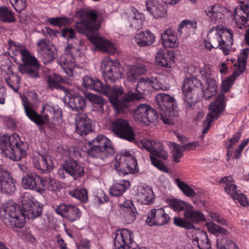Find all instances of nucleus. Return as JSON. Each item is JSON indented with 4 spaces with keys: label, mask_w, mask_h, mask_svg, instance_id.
Returning a JSON list of instances; mask_svg holds the SVG:
<instances>
[{
    "label": "nucleus",
    "mask_w": 249,
    "mask_h": 249,
    "mask_svg": "<svg viewBox=\"0 0 249 249\" xmlns=\"http://www.w3.org/2000/svg\"><path fill=\"white\" fill-rule=\"evenodd\" d=\"M194 69L199 71L201 77L206 81L207 87L204 89L202 88V84L200 80L196 78L197 75L194 71V74L189 77L185 78L182 84V91L184 96V105L187 109H192L198 100V94L201 90L203 97L206 100H210L214 97V101L209 106V112L207 115L202 124V133L206 134L209 129L212 123L216 120L218 116V95H216L217 85L215 80L211 78L210 69L205 66L202 70L191 66L189 68Z\"/></svg>",
    "instance_id": "nucleus-1"
},
{
    "label": "nucleus",
    "mask_w": 249,
    "mask_h": 249,
    "mask_svg": "<svg viewBox=\"0 0 249 249\" xmlns=\"http://www.w3.org/2000/svg\"><path fill=\"white\" fill-rule=\"evenodd\" d=\"M23 212L17 204L3 206L0 210V215L4 223L11 228H22L25 223V218L34 219L42 214V207L28 192L24 193L21 197Z\"/></svg>",
    "instance_id": "nucleus-2"
},
{
    "label": "nucleus",
    "mask_w": 249,
    "mask_h": 249,
    "mask_svg": "<svg viewBox=\"0 0 249 249\" xmlns=\"http://www.w3.org/2000/svg\"><path fill=\"white\" fill-rule=\"evenodd\" d=\"M75 16L79 18V21L76 24V29L79 33L88 36L94 46L103 52L110 54L116 52V49L113 44L97 35L92 34L100 27V23L97 21L98 15L96 12L93 10L86 11L80 9L76 12Z\"/></svg>",
    "instance_id": "nucleus-3"
},
{
    "label": "nucleus",
    "mask_w": 249,
    "mask_h": 249,
    "mask_svg": "<svg viewBox=\"0 0 249 249\" xmlns=\"http://www.w3.org/2000/svg\"><path fill=\"white\" fill-rule=\"evenodd\" d=\"M89 157L105 161L115 153L111 141L105 136L100 135L89 141L86 146Z\"/></svg>",
    "instance_id": "nucleus-4"
},
{
    "label": "nucleus",
    "mask_w": 249,
    "mask_h": 249,
    "mask_svg": "<svg viewBox=\"0 0 249 249\" xmlns=\"http://www.w3.org/2000/svg\"><path fill=\"white\" fill-rule=\"evenodd\" d=\"M83 85L86 89L94 90L107 96L109 102L116 111L117 98L123 93L122 87L108 85V84L104 85L98 78H92L88 75L83 77Z\"/></svg>",
    "instance_id": "nucleus-5"
},
{
    "label": "nucleus",
    "mask_w": 249,
    "mask_h": 249,
    "mask_svg": "<svg viewBox=\"0 0 249 249\" xmlns=\"http://www.w3.org/2000/svg\"><path fill=\"white\" fill-rule=\"evenodd\" d=\"M249 53V48H245L241 50L240 55L238 57L237 60L238 67L234 70L232 76L228 77L221 83V93L219 94V117L225 109L226 103L224 93L230 90L233 84L235 77L239 76L244 71Z\"/></svg>",
    "instance_id": "nucleus-6"
},
{
    "label": "nucleus",
    "mask_w": 249,
    "mask_h": 249,
    "mask_svg": "<svg viewBox=\"0 0 249 249\" xmlns=\"http://www.w3.org/2000/svg\"><path fill=\"white\" fill-rule=\"evenodd\" d=\"M24 145L16 133L10 136H3L0 139V148L2 152L13 160L18 161L25 157L26 152L23 148Z\"/></svg>",
    "instance_id": "nucleus-7"
},
{
    "label": "nucleus",
    "mask_w": 249,
    "mask_h": 249,
    "mask_svg": "<svg viewBox=\"0 0 249 249\" xmlns=\"http://www.w3.org/2000/svg\"><path fill=\"white\" fill-rule=\"evenodd\" d=\"M23 105L26 116L31 121L39 125L48 123L50 119L54 120L58 118L62 113V110L57 107H53L47 104L43 105L40 114L26 102H23Z\"/></svg>",
    "instance_id": "nucleus-8"
},
{
    "label": "nucleus",
    "mask_w": 249,
    "mask_h": 249,
    "mask_svg": "<svg viewBox=\"0 0 249 249\" xmlns=\"http://www.w3.org/2000/svg\"><path fill=\"white\" fill-rule=\"evenodd\" d=\"M139 145L150 153V159L153 165L164 173L169 172L165 164L156 158L158 157L163 160H166L168 158V154L161 142L143 139L140 142Z\"/></svg>",
    "instance_id": "nucleus-9"
},
{
    "label": "nucleus",
    "mask_w": 249,
    "mask_h": 249,
    "mask_svg": "<svg viewBox=\"0 0 249 249\" xmlns=\"http://www.w3.org/2000/svg\"><path fill=\"white\" fill-rule=\"evenodd\" d=\"M149 77L141 78L136 88L137 91L130 92L124 95L122 99L117 98L116 112L121 113L127 109L130 106V103L134 100H139L142 98V93L148 92L151 90Z\"/></svg>",
    "instance_id": "nucleus-10"
},
{
    "label": "nucleus",
    "mask_w": 249,
    "mask_h": 249,
    "mask_svg": "<svg viewBox=\"0 0 249 249\" xmlns=\"http://www.w3.org/2000/svg\"><path fill=\"white\" fill-rule=\"evenodd\" d=\"M114 169L120 176L138 172L137 161L129 151L118 154L115 156Z\"/></svg>",
    "instance_id": "nucleus-11"
},
{
    "label": "nucleus",
    "mask_w": 249,
    "mask_h": 249,
    "mask_svg": "<svg viewBox=\"0 0 249 249\" xmlns=\"http://www.w3.org/2000/svg\"><path fill=\"white\" fill-rule=\"evenodd\" d=\"M19 49L22 61V64L18 67L19 71L22 74H28L32 78L38 77L40 65L37 58L32 55L27 49L21 47Z\"/></svg>",
    "instance_id": "nucleus-12"
},
{
    "label": "nucleus",
    "mask_w": 249,
    "mask_h": 249,
    "mask_svg": "<svg viewBox=\"0 0 249 249\" xmlns=\"http://www.w3.org/2000/svg\"><path fill=\"white\" fill-rule=\"evenodd\" d=\"M103 76L106 84H113L121 77L122 68L118 60H112L109 57L104 58L101 63Z\"/></svg>",
    "instance_id": "nucleus-13"
},
{
    "label": "nucleus",
    "mask_w": 249,
    "mask_h": 249,
    "mask_svg": "<svg viewBox=\"0 0 249 249\" xmlns=\"http://www.w3.org/2000/svg\"><path fill=\"white\" fill-rule=\"evenodd\" d=\"M109 127L118 138L130 142H133L135 140L133 128L126 120L117 118L111 122Z\"/></svg>",
    "instance_id": "nucleus-14"
},
{
    "label": "nucleus",
    "mask_w": 249,
    "mask_h": 249,
    "mask_svg": "<svg viewBox=\"0 0 249 249\" xmlns=\"http://www.w3.org/2000/svg\"><path fill=\"white\" fill-rule=\"evenodd\" d=\"M156 104L161 110L160 119L163 123L169 124L172 119L169 114L174 110L175 100L174 98L165 93H160L156 96Z\"/></svg>",
    "instance_id": "nucleus-15"
},
{
    "label": "nucleus",
    "mask_w": 249,
    "mask_h": 249,
    "mask_svg": "<svg viewBox=\"0 0 249 249\" xmlns=\"http://www.w3.org/2000/svg\"><path fill=\"white\" fill-rule=\"evenodd\" d=\"M219 183L224 185L225 192L233 199L237 200L243 206L248 205V201L246 196L240 190L237 189V187L235 184V181L232 177H224L220 179Z\"/></svg>",
    "instance_id": "nucleus-16"
},
{
    "label": "nucleus",
    "mask_w": 249,
    "mask_h": 249,
    "mask_svg": "<svg viewBox=\"0 0 249 249\" xmlns=\"http://www.w3.org/2000/svg\"><path fill=\"white\" fill-rule=\"evenodd\" d=\"M71 176L74 180H78L85 175L84 168L76 160L69 158L65 160L62 165V169L58 171V175L65 178L64 172Z\"/></svg>",
    "instance_id": "nucleus-17"
},
{
    "label": "nucleus",
    "mask_w": 249,
    "mask_h": 249,
    "mask_svg": "<svg viewBox=\"0 0 249 249\" xmlns=\"http://www.w3.org/2000/svg\"><path fill=\"white\" fill-rule=\"evenodd\" d=\"M134 243L133 232L127 229L117 231L114 239L115 249H129Z\"/></svg>",
    "instance_id": "nucleus-18"
},
{
    "label": "nucleus",
    "mask_w": 249,
    "mask_h": 249,
    "mask_svg": "<svg viewBox=\"0 0 249 249\" xmlns=\"http://www.w3.org/2000/svg\"><path fill=\"white\" fill-rule=\"evenodd\" d=\"M16 182L9 171L0 167V193L13 195L17 191Z\"/></svg>",
    "instance_id": "nucleus-19"
},
{
    "label": "nucleus",
    "mask_w": 249,
    "mask_h": 249,
    "mask_svg": "<svg viewBox=\"0 0 249 249\" xmlns=\"http://www.w3.org/2000/svg\"><path fill=\"white\" fill-rule=\"evenodd\" d=\"M170 219L163 208L153 209L147 213L145 222L149 226H161L167 224Z\"/></svg>",
    "instance_id": "nucleus-20"
},
{
    "label": "nucleus",
    "mask_w": 249,
    "mask_h": 249,
    "mask_svg": "<svg viewBox=\"0 0 249 249\" xmlns=\"http://www.w3.org/2000/svg\"><path fill=\"white\" fill-rule=\"evenodd\" d=\"M75 49L72 44H69L66 48V54L61 57L59 64L63 69L65 73L69 76L74 74V69L76 66L75 58L72 53Z\"/></svg>",
    "instance_id": "nucleus-21"
},
{
    "label": "nucleus",
    "mask_w": 249,
    "mask_h": 249,
    "mask_svg": "<svg viewBox=\"0 0 249 249\" xmlns=\"http://www.w3.org/2000/svg\"><path fill=\"white\" fill-rule=\"evenodd\" d=\"M64 100L73 111L83 110L86 106L87 99L78 92L68 89L65 93Z\"/></svg>",
    "instance_id": "nucleus-22"
},
{
    "label": "nucleus",
    "mask_w": 249,
    "mask_h": 249,
    "mask_svg": "<svg viewBox=\"0 0 249 249\" xmlns=\"http://www.w3.org/2000/svg\"><path fill=\"white\" fill-rule=\"evenodd\" d=\"M56 213L65 217L70 222L78 220L81 217V212L77 206L72 204L62 203L55 209Z\"/></svg>",
    "instance_id": "nucleus-23"
},
{
    "label": "nucleus",
    "mask_w": 249,
    "mask_h": 249,
    "mask_svg": "<svg viewBox=\"0 0 249 249\" xmlns=\"http://www.w3.org/2000/svg\"><path fill=\"white\" fill-rule=\"evenodd\" d=\"M37 45L40 49V57L44 64L49 63L54 59L56 50L53 45L49 44V40L41 39L37 41Z\"/></svg>",
    "instance_id": "nucleus-24"
},
{
    "label": "nucleus",
    "mask_w": 249,
    "mask_h": 249,
    "mask_svg": "<svg viewBox=\"0 0 249 249\" xmlns=\"http://www.w3.org/2000/svg\"><path fill=\"white\" fill-rule=\"evenodd\" d=\"M43 178L35 173H30L23 176L22 178V185L24 188L35 191L42 194L44 189L42 188Z\"/></svg>",
    "instance_id": "nucleus-25"
},
{
    "label": "nucleus",
    "mask_w": 249,
    "mask_h": 249,
    "mask_svg": "<svg viewBox=\"0 0 249 249\" xmlns=\"http://www.w3.org/2000/svg\"><path fill=\"white\" fill-rule=\"evenodd\" d=\"M75 125L76 131L81 136L86 135L94 130L92 120L85 113H79L77 115Z\"/></svg>",
    "instance_id": "nucleus-26"
},
{
    "label": "nucleus",
    "mask_w": 249,
    "mask_h": 249,
    "mask_svg": "<svg viewBox=\"0 0 249 249\" xmlns=\"http://www.w3.org/2000/svg\"><path fill=\"white\" fill-rule=\"evenodd\" d=\"M234 17L238 28H246L247 23L249 19V5L245 4L236 8L234 10Z\"/></svg>",
    "instance_id": "nucleus-27"
},
{
    "label": "nucleus",
    "mask_w": 249,
    "mask_h": 249,
    "mask_svg": "<svg viewBox=\"0 0 249 249\" xmlns=\"http://www.w3.org/2000/svg\"><path fill=\"white\" fill-rule=\"evenodd\" d=\"M147 11L155 18H164L167 14V9L163 4L153 0L145 1Z\"/></svg>",
    "instance_id": "nucleus-28"
},
{
    "label": "nucleus",
    "mask_w": 249,
    "mask_h": 249,
    "mask_svg": "<svg viewBox=\"0 0 249 249\" xmlns=\"http://www.w3.org/2000/svg\"><path fill=\"white\" fill-rule=\"evenodd\" d=\"M33 164L37 170L42 173L50 172L53 168L52 160L46 155L39 154L34 157Z\"/></svg>",
    "instance_id": "nucleus-29"
},
{
    "label": "nucleus",
    "mask_w": 249,
    "mask_h": 249,
    "mask_svg": "<svg viewBox=\"0 0 249 249\" xmlns=\"http://www.w3.org/2000/svg\"><path fill=\"white\" fill-rule=\"evenodd\" d=\"M221 41L219 40V49L223 52L224 55L230 54V48L233 43V32L231 29H222L220 36Z\"/></svg>",
    "instance_id": "nucleus-30"
},
{
    "label": "nucleus",
    "mask_w": 249,
    "mask_h": 249,
    "mask_svg": "<svg viewBox=\"0 0 249 249\" xmlns=\"http://www.w3.org/2000/svg\"><path fill=\"white\" fill-rule=\"evenodd\" d=\"M156 59L160 66L171 68L175 62L174 52L172 51L160 50L156 53Z\"/></svg>",
    "instance_id": "nucleus-31"
},
{
    "label": "nucleus",
    "mask_w": 249,
    "mask_h": 249,
    "mask_svg": "<svg viewBox=\"0 0 249 249\" xmlns=\"http://www.w3.org/2000/svg\"><path fill=\"white\" fill-rule=\"evenodd\" d=\"M120 205L125 222L127 223L133 222L135 219L137 213L133 202L130 200H126Z\"/></svg>",
    "instance_id": "nucleus-32"
},
{
    "label": "nucleus",
    "mask_w": 249,
    "mask_h": 249,
    "mask_svg": "<svg viewBox=\"0 0 249 249\" xmlns=\"http://www.w3.org/2000/svg\"><path fill=\"white\" fill-rule=\"evenodd\" d=\"M156 39V36L150 30L141 31L135 37L136 43L140 47H146L152 45Z\"/></svg>",
    "instance_id": "nucleus-33"
},
{
    "label": "nucleus",
    "mask_w": 249,
    "mask_h": 249,
    "mask_svg": "<svg viewBox=\"0 0 249 249\" xmlns=\"http://www.w3.org/2000/svg\"><path fill=\"white\" fill-rule=\"evenodd\" d=\"M137 197L138 201L142 204L149 205L154 202V193L148 186L139 187Z\"/></svg>",
    "instance_id": "nucleus-34"
},
{
    "label": "nucleus",
    "mask_w": 249,
    "mask_h": 249,
    "mask_svg": "<svg viewBox=\"0 0 249 249\" xmlns=\"http://www.w3.org/2000/svg\"><path fill=\"white\" fill-rule=\"evenodd\" d=\"M66 82V79L63 78L57 73H53L52 75H50L47 78L48 87L50 90H61L64 91L65 93L69 89L62 86L61 84Z\"/></svg>",
    "instance_id": "nucleus-35"
},
{
    "label": "nucleus",
    "mask_w": 249,
    "mask_h": 249,
    "mask_svg": "<svg viewBox=\"0 0 249 249\" xmlns=\"http://www.w3.org/2000/svg\"><path fill=\"white\" fill-rule=\"evenodd\" d=\"M161 43L168 48H175L178 46V41L175 33L171 29H168L161 34Z\"/></svg>",
    "instance_id": "nucleus-36"
},
{
    "label": "nucleus",
    "mask_w": 249,
    "mask_h": 249,
    "mask_svg": "<svg viewBox=\"0 0 249 249\" xmlns=\"http://www.w3.org/2000/svg\"><path fill=\"white\" fill-rule=\"evenodd\" d=\"M130 185L129 181L120 180L111 186L109 189V194L112 196H120L130 187Z\"/></svg>",
    "instance_id": "nucleus-37"
},
{
    "label": "nucleus",
    "mask_w": 249,
    "mask_h": 249,
    "mask_svg": "<svg viewBox=\"0 0 249 249\" xmlns=\"http://www.w3.org/2000/svg\"><path fill=\"white\" fill-rule=\"evenodd\" d=\"M146 71L145 66L141 64H137L130 67L127 72V78L131 82H135L140 75L145 74Z\"/></svg>",
    "instance_id": "nucleus-38"
},
{
    "label": "nucleus",
    "mask_w": 249,
    "mask_h": 249,
    "mask_svg": "<svg viewBox=\"0 0 249 249\" xmlns=\"http://www.w3.org/2000/svg\"><path fill=\"white\" fill-rule=\"evenodd\" d=\"M42 182V188L54 193L59 192L62 189L61 185L56 179L49 176L43 177Z\"/></svg>",
    "instance_id": "nucleus-39"
},
{
    "label": "nucleus",
    "mask_w": 249,
    "mask_h": 249,
    "mask_svg": "<svg viewBox=\"0 0 249 249\" xmlns=\"http://www.w3.org/2000/svg\"><path fill=\"white\" fill-rule=\"evenodd\" d=\"M149 108V105L145 104L139 105L135 109L134 118L137 121L147 124L146 120L148 109Z\"/></svg>",
    "instance_id": "nucleus-40"
},
{
    "label": "nucleus",
    "mask_w": 249,
    "mask_h": 249,
    "mask_svg": "<svg viewBox=\"0 0 249 249\" xmlns=\"http://www.w3.org/2000/svg\"><path fill=\"white\" fill-rule=\"evenodd\" d=\"M170 207L175 212H181L185 210L191 209L193 207L190 204L179 199L172 198L169 200Z\"/></svg>",
    "instance_id": "nucleus-41"
},
{
    "label": "nucleus",
    "mask_w": 249,
    "mask_h": 249,
    "mask_svg": "<svg viewBox=\"0 0 249 249\" xmlns=\"http://www.w3.org/2000/svg\"><path fill=\"white\" fill-rule=\"evenodd\" d=\"M184 215L186 220L196 223H198L205 220L203 213L197 211H192L191 209L185 211Z\"/></svg>",
    "instance_id": "nucleus-42"
},
{
    "label": "nucleus",
    "mask_w": 249,
    "mask_h": 249,
    "mask_svg": "<svg viewBox=\"0 0 249 249\" xmlns=\"http://www.w3.org/2000/svg\"><path fill=\"white\" fill-rule=\"evenodd\" d=\"M0 20L4 22L13 23L16 21L14 14L6 6L0 7Z\"/></svg>",
    "instance_id": "nucleus-43"
},
{
    "label": "nucleus",
    "mask_w": 249,
    "mask_h": 249,
    "mask_svg": "<svg viewBox=\"0 0 249 249\" xmlns=\"http://www.w3.org/2000/svg\"><path fill=\"white\" fill-rule=\"evenodd\" d=\"M149 78L151 89H160L163 91L168 89L169 86L164 84V80L160 77H150Z\"/></svg>",
    "instance_id": "nucleus-44"
},
{
    "label": "nucleus",
    "mask_w": 249,
    "mask_h": 249,
    "mask_svg": "<svg viewBox=\"0 0 249 249\" xmlns=\"http://www.w3.org/2000/svg\"><path fill=\"white\" fill-rule=\"evenodd\" d=\"M134 12L133 17L130 19V26L135 29L142 28L143 24V16L137 10Z\"/></svg>",
    "instance_id": "nucleus-45"
},
{
    "label": "nucleus",
    "mask_w": 249,
    "mask_h": 249,
    "mask_svg": "<svg viewBox=\"0 0 249 249\" xmlns=\"http://www.w3.org/2000/svg\"><path fill=\"white\" fill-rule=\"evenodd\" d=\"M69 195L77 199L82 203H86L88 198L87 191L85 189L75 188V189L70 191Z\"/></svg>",
    "instance_id": "nucleus-46"
},
{
    "label": "nucleus",
    "mask_w": 249,
    "mask_h": 249,
    "mask_svg": "<svg viewBox=\"0 0 249 249\" xmlns=\"http://www.w3.org/2000/svg\"><path fill=\"white\" fill-rule=\"evenodd\" d=\"M175 182L186 196L193 197L196 195V193L188 184L181 181L179 178H176Z\"/></svg>",
    "instance_id": "nucleus-47"
},
{
    "label": "nucleus",
    "mask_w": 249,
    "mask_h": 249,
    "mask_svg": "<svg viewBox=\"0 0 249 249\" xmlns=\"http://www.w3.org/2000/svg\"><path fill=\"white\" fill-rule=\"evenodd\" d=\"M88 98L90 101L96 104L99 107V109L101 112L104 111V106L107 104V101L103 99L101 96L89 94L88 95Z\"/></svg>",
    "instance_id": "nucleus-48"
},
{
    "label": "nucleus",
    "mask_w": 249,
    "mask_h": 249,
    "mask_svg": "<svg viewBox=\"0 0 249 249\" xmlns=\"http://www.w3.org/2000/svg\"><path fill=\"white\" fill-rule=\"evenodd\" d=\"M48 21L51 24L58 27L64 26L70 23L69 19L66 17L50 18Z\"/></svg>",
    "instance_id": "nucleus-49"
},
{
    "label": "nucleus",
    "mask_w": 249,
    "mask_h": 249,
    "mask_svg": "<svg viewBox=\"0 0 249 249\" xmlns=\"http://www.w3.org/2000/svg\"><path fill=\"white\" fill-rule=\"evenodd\" d=\"M207 15L213 23H216L218 19V5L214 4L207 8L205 10Z\"/></svg>",
    "instance_id": "nucleus-50"
},
{
    "label": "nucleus",
    "mask_w": 249,
    "mask_h": 249,
    "mask_svg": "<svg viewBox=\"0 0 249 249\" xmlns=\"http://www.w3.org/2000/svg\"><path fill=\"white\" fill-rule=\"evenodd\" d=\"M230 227H225L219 225V247L220 244H223L225 240H228L230 234Z\"/></svg>",
    "instance_id": "nucleus-51"
},
{
    "label": "nucleus",
    "mask_w": 249,
    "mask_h": 249,
    "mask_svg": "<svg viewBox=\"0 0 249 249\" xmlns=\"http://www.w3.org/2000/svg\"><path fill=\"white\" fill-rule=\"evenodd\" d=\"M159 117L160 115L157 111L149 106V108L148 109V114H147L146 117L147 124L148 123L156 124L159 120Z\"/></svg>",
    "instance_id": "nucleus-52"
},
{
    "label": "nucleus",
    "mask_w": 249,
    "mask_h": 249,
    "mask_svg": "<svg viewBox=\"0 0 249 249\" xmlns=\"http://www.w3.org/2000/svg\"><path fill=\"white\" fill-rule=\"evenodd\" d=\"M174 224L180 227L184 228L187 229H194L195 226L194 224L191 222H188L183 218L176 217L174 218Z\"/></svg>",
    "instance_id": "nucleus-53"
},
{
    "label": "nucleus",
    "mask_w": 249,
    "mask_h": 249,
    "mask_svg": "<svg viewBox=\"0 0 249 249\" xmlns=\"http://www.w3.org/2000/svg\"><path fill=\"white\" fill-rule=\"evenodd\" d=\"M183 151L180 144L173 143V154L174 161L177 163L179 162V159L183 156Z\"/></svg>",
    "instance_id": "nucleus-54"
},
{
    "label": "nucleus",
    "mask_w": 249,
    "mask_h": 249,
    "mask_svg": "<svg viewBox=\"0 0 249 249\" xmlns=\"http://www.w3.org/2000/svg\"><path fill=\"white\" fill-rule=\"evenodd\" d=\"M16 11L20 12L26 6V0H9Z\"/></svg>",
    "instance_id": "nucleus-55"
},
{
    "label": "nucleus",
    "mask_w": 249,
    "mask_h": 249,
    "mask_svg": "<svg viewBox=\"0 0 249 249\" xmlns=\"http://www.w3.org/2000/svg\"><path fill=\"white\" fill-rule=\"evenodd\" d=\"M178 32L181 33V29L184 27H187L188 29H196L197 28V23L196 21L185 19L183 20L179 25Z\"/></svg>",
    "instance_id": "nucleus-56"
},
{
    "label": "nucleus",
    "mask_w": 249,
    "mask_h": 249,
    "mask_svg": "<svg viewBox=\"0 0 249 249\" xmlns=\"http://www.w3.org/2000/svg\"><path fill=\"white\" fill-rule=\"evenodd\" d=\"M60 34L63 37L67 38L68 41L73 39L75 35V31L72 28L65 29L62 31Z\"/></svg>",
    "instance_id": "nucleus-57"
},
{
    "label": "nucleus",
    "mask_w": 249,
    "mask_h": 249,
    "mask_svg": "<svg viewBox=\"0 0 249 249\" xmlns=\"http://www.w3.org/2000/svg\"><path fill=\"white\" fill-rule=\"evenodd\" d=\"M200 146V143L198 141H195L192 142H189L182 146V149L184 151L195 150L196 147Z\"/></svg>",
    "instance_id": "nucleus-58"
},
{
    "label": "nucleus",
    "mask_w": 249,
    "mask_h": 249,
    "mask_svg": "<svg viewBox=\"0 0 249 249\" xmlns=\"http://www.w3.org/2000/svg\"><path fill=\"white\" fill-rule=\"evenodd\" d=\"M219 249H238L236 244L231 240H226L223 244H220Z\"/></svg>",
    "instance_id": "nucleus-59"
},
{
    "label": "nucleus",
    "mask_w": 249,
    "mask_h": 249,
    "mask_svg": "<svg viewBox=\"0 0 249 249\" xmlns=\"http://www.w3.org/2000/svg\"><path fill=\"white\" fill-rule=\"evenodd\" d=\"M96 200L98 201L99 204H103L105 202L108 201V197L103 190H100L98 192Z\"/></svg>",
    "instance_id": "nucleus-60"
},
{
    "label": "nucleus",
    "mask_w": 249,
    "mask_h": 249,
    "mask_svg": "<svg viewBox=\"0 0 249 249\" xmlns=\"http://www.w3.org/2000/svg\"><path fill=\"white\" fill-rule=\"evenodd\" d=\"M77 249H89V242L87 240L83 239L79 243L76 244Z\"/></svg>",
    "instance_id": "nucleus-61"
},
{
    "label": "nucleus",
    "mask_w": 249,
    "mask_h": 249,
    "mask_svg": "<svg viewBox=\"0 0 249 249\" xmlns=\"http://www.w3.org/2000/svg\"><path fill=\"white\" fill-rule=\"evenodd\" d=\"M241 132L240 131H237L236 133H235L232 137L231 139L230 140V142L231 143L230 145L228 147V148L230 149L231 147V145L234 144L240 140L241 137Z\"/></svg>",
    "instance_id": "nucleus-62"
},
{
    "label": "nucleus",
    "mask_w": 249,
    "mask_h": 249,
    "mask_svg": "<svg viewBox=\"0 0 249 249\" xmlns=\"http://www.w3.org/2000/svg\"><path fill=\"white\" fill-rule=\"evenodd\" d=\"M7 96L6 89L4 87H0V104H5V99Z\"/></svg>",
    "instance_id": "nucleus-63"
},
{
    "label": "nucleus",
    "mask_w": 249,
    "mask_h": 249,
    "mask_svg": "<svg viewBox=\"0 0 249 249\" xmlns=\"http://www.w3.org/2000/svg\"><path fill=\"white\" fill-rule=\"evenodd\" d=\"M45 32L52 38L56 37L57 34H60L58 31L52 29L49 27L45 28Z\"/></svg>",
    "instance_id": "nucleus-64"
}]
</instances>
